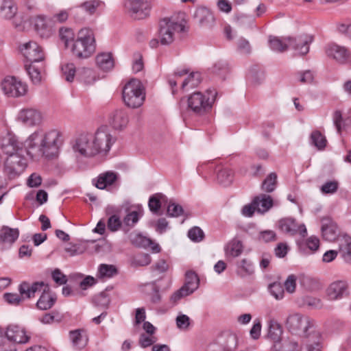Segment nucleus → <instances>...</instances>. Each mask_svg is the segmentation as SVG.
Returning a JSON list of instances; mask_svg holds the SVG:
<instances>
[{
	"label": "nucleus",
	"mask_w": 351,
	"mask_h": 351,
	"mask_svg": "<svg viewBox=\"0 0 351 351\" xmlns=\"http://www.w3.org/2000/svg\"><path fill=\"white\" fill-rule=\"evenodd\" d=\"M64 142L62 133L56 129L47 131L38 130L22 143L16 136L7 134L1 139V147L7 156L3 163V173L8 179L19 177L27 167L25 154L33 160L43 157L53 158L58 156Z\"/></svg>",
	"instance_id": "f257e3e1"
},
{
	"label": "nucleus",
	"mask_w": 351,
	"mask_h": 351,
	"mask_svg": "<svg viewBox=\"0 0 351 351\" xmlns=\"http://www.w3.org/2000/svg\"><path fill=\"white\" fill-rule=\"evenodd\" d=\"M112 136L104 128L99 129L94 135L82 133L75 139L73 151L84 157H93L101 152H108L112 144Z\"/></svg>",
	"instance_id": "f03ea898"
},
{
	"label": "nucleus",
	"mask_w": 351,
	"mask_h": 351,
	"mask_svg": "<svg viewBox=\"0 0 351 351\" xmlns=\"http://www.w3.org/2000/svg\"><path fill=\"white\" fill-rule=\"evenodd\" d=\"M48 290L49 287L43 282H36L32 285L27 282H23L19 288L20 293L23 296L25 295V298L34 297L36 292L43 291V293L36 304L37 307L41 310L51 308L56 300L54 296L47 292Z\"/></svg>",
	"instance_id": "7ed1b4c3"
},
{
	"label": "nucleus",
	"mask_w": 351,
	"mask_h": 351,
	"mask_svg": "<svg viewBox=\"0 0 351 351\" xmlns=\"http://www.w3.org/2000/svg\"><path fill=\"white\" fill-rule=\"evenodd\" d=\"M96 50L95 35L90 28H82L72 44L71 51L78 58H88Z\"/></svg>",
	"instance_id": "20e7f679"
},
{
	"label": "nucleus",
	"mask_w": 351,
	"mask_h": 351,
	"mask_svg": "<svg viewBox=\"0 0 351 351\" xmlns=\"http://www.w3.org/2000/svg\"><path fill=\"white\" fill-rule=\"evenodd\" d=\"M123 99L129 108L141 106L145 99V93L140 80L132 79L125 84L122 91Z\"/></svg>",
	"instance_id": "39448f33"
},
{
	"label": "nucleus",
	"mask_w": 351,
	"mask_h": 351,
	"mask_svg": "<svg viewBox=\"0 0 351 351\" xmlns=\"http://www.w3.org/2000/svg\"><path fill=\"white\" fill-rule=\"evenodd\" d=\"M286 327L292 334L302 337L317 329L313 320L300 313L290 315L287 318Z\"/></svg>",
	"instance_id": "423d86ee"
},
{
	"label": "nucleus",
	"mask_w": 351,
	"mask_h": 351,
	"mask_svg": "<svg viewBox=\"0 0 351 351\" xmlns=\"http://www.w3.org/2000/svg\"><path fill=\"white\" fill-rule=\"evenodd\" d=\"M217 93L209 90L206 95L201 92H195L187 99L188 109L196 114H203L210 110L215 100Z\"/></svg>",
	"instance_id": "0eeeda50"
},
{
	"label": "nucleus",
	"mask_w": 351,
	"mask_h": 351,
	"mask_svg": "<svg viewBox=\"0 0 351 351\" xmlns=\"http://www.w3.org/2000/svg\"><path fill=\"white\" fill-rule=\"evenodd\" d=\"M184 25L176 20L174 17L164 18L160 21V38L162 45H169L174 39L176 32H182Z\"/></svg>",
	"instance_id": "6e6552de"
},
{
	"label": "nucleus",
	"mask_w": 351,
	"mask_h": 351,
	"mask_svg": "<svg viewBox=\"0 0 351 351\" xmlns=\"http://www.w3.org/2000/svg\"><path fill=\"white\" fill-rule=\"evenodd\" d=\"M1 88L4 94L10 97L23 96L27 90L25 83L12 76L4 78L1 82Z\"/></svg>",
	"instance_id": "1a4fd4ad"
},
{
	"label": "nucleus",
	"mask_w": 351,
	"mask_h": 351,
	"mask_svg": "<svg viewBox=\"0 0 351 351\" xmlns=\"http://www.w3.org/2000/svg\"><path fill=\"white\" fill-rule=\"evenodd\" d=\"M279 229L285 234L294 236L300 234L305 237L307 230L304 224H299L294 218L285 217L280 219L278 222Z\"/></svg>",
	"instance_id": "9d476101"
},
{
	"label": "nucleus",
	"mask_w": 351,
	"mask_h": 351,
	"mask_svg": "<svg viewBox=\"0 0 351 351\" xmlns=\"http://www.w3.org/2000/svg\"><path fill=\"white\" fill-rule=\"evenodd\" d=\"M125 7L136 19H143L148 16L151 9L148 1L145 0H126Z\"/></svg>",
	"instance_id": "9b49d317"
},
{
	"label": "nucleus",
	"mask_w": 351,
	"mask_h": 351,
	"mask_svg": "<svg viewBox=\"0 0 351 351\" xmlns=\"http://www.w3.org/2000/svg\"><path fill=\"white\" fill-rule=\"evenodd\" d=\"M21 52L30 63L43 62L45 54L43 49L36 42L30 41L25 43L21 49Z\"/></svg>",
	"instance_id": "f8f14e48"
},
{
	"label": "nucleus",
	"mask_w": 351,
	"mask_h": 351,
	"mask_svg": "<svg viewBox=\"0 0 351 351\" xmlns=\"http://www.w3.org/2000/svg\"><path fill=\"white\" fill-rule=\"evenodd\" d=\"M289 47L293 49L298 54L304 56L309 51V45L313 40V36L309 34L301 35L297 38L286 37Z\"/></svg>",
	"instance_id": "ddd939ff"
},
{
	"label": "nucleus",
	"mask_w": 351,
	"mask_h": 351,
	"mask_svg": "<svg viewBox=\"0 0 351 351\" xmlns=\"http://www.w3.org/2000/svg\"><path fill=\"white\" fill-rule=\"evenodd\" d=\"M326 296L329 300H339L349 295L348 284L345 280L332 282L326 289Z\"/></svg>",
	"instance_id": "4468645a"
},
{
	"label": "nucleus",
	"mask_w": 351,
	"mask_h": 351,
	"mask_svg": "<svg viewBox=\"0 0 351 351\" xmlns=\"http://www.w3.org/2000/svg\"><path fill=\"white\" fill-rule=\"evenodd\" d=\"M4 335H5V344H10V341L16 343H25L28 342L30 338L23 327L14 324L9 325Z\"/></svg>",
	"instance_id": "2eb2a0df"
},
{
	"label": "nucleus",
	"mask_w": 351,
	"mask_h": 351,
	"mask_svg": "<svg viewBox=\"0 0 351 351\" xmlns=\"http://www.w3.org/2000/svg\"><path fill=\"white\" fill-rule=\"evenodd\" d=\"M18 119L27 126H34L41 123L42 115L40 112L35 108H26L20 110Z\"/></svg>",
	"instance_id": "dca6fc26"
},
{
	"label": "nucleus",
	"mask_w": 351,
	"mask_h": 351,
	"mask_svg": "<svg viewBox=\"0 0 351 351\" xmlns=\"http://www.w3.org/2000/svg\"><path fill=\"white\" fill-rule=\"evenodd\" d=\"M118 174L112 171L100 173L96 178L93 179L92 182L95 187L104 190L113 186L118 180Z\"/></svg>",
	"instance_id": "f3484780"
},
{
	"label": "nucleus",
	"mask_w": 351,
	"mask_h": 351,
	"mask_svg": "<svg viewBox=\"0 0 351 351\" xmlns=\"http://www.w3.org/2000/svg\"><path fill=\"white\" fill-rule=\"evenodd\" d=\"M51 20L43 15H38L32 19L36 32L43 38H48L52 34Z\"/></svg>",
	"instance_id": "a211bd4d"
},
{
	"label": "nucleus",
	"mask_w": 351,
	"mask_h": 351,
	"mask_svg": "<svg viewBox=\"0 0 351 351\" xmlns=\"http://www.w3.org/2000/svg\"><path fill=\"white\" fill-rule=\"evenodd\" d=\"M322 232L324 239L328 241H335L339 234L337 225L330 218L322 219Z\"/></svg>",
	"instance_id": "6ab92c4d"
},
{
	"label": "nucleus",
	"mask_w": 351,
	"mask_h": 351,
	"mask_svg": "<svg viewBox=\"0 0 351 351\" xmlns=\"http://www.w3.org/2000/svg\"><path fill=\"white\" fill-rule=\"evenodd\" d=\"M193 17L202 27H210L215 22V18L211 11L204 7L197 8L194 12Z\"/></svg>",
	"instance_id": "aec40b11"
},
{
	"label": "nucleus",
	"mask_w": 351,
	"mask_h": 351,
	"mask_svg": "<svg viewBox=\"0 0 351 351\" xmlns=\"http://www.w3.org/2000/svg\"><path fill=\"white\" fill-rule=\"evenodd\" d=\"M326 53L328 56L334 58L340 63L346 62L349 56L347 49L336 44L328 45Z\"/></svg>",
	"instance_id": "412c9836"
},
{
	"label": "nucleus",
	"mask_w": 351,
	"mask_h": 351,
	"mask_svg": "<svg viewBox=\"0 0 351 351\" xmlns=\"http://www.w3.org/2000/svg\"><path fill=\"white\" fill-rule=\"evenodd\" d=\"M304 338L307 340L302 351H321L322 337L320 332L317 329H315L314 332H311Z\"/></svg>",
	"instance_id": "4be33fe9"
},
{
	"label": "nucleus",
	"mask_w": 351,
	"mask_h": 351,
	"mask_svg": "<svg viewBox=\"0 0 351 351\" xmlns=\"http://www.w3.org/2000/svg\"><path fill=\"white\" fill-rule=\"evenodd\" d=\"M69 337L73 347L76 350H82L88 343V337L82 330H75L69 332Z\"/></svg>",
	"instance_id": "5701e85b"
},
{
	"label": "nucleus",
	"mask_w": 351,
	"mask_h": 351,
	"mask_svg": "<svg viewBox=\"0 0 351 351\" xmlns=\"http://www.w3.org/2000/svg\"><path fill=\"white\" fill-rule=\"evenodd\" d=\"M237 343V336L234 333L228 332L223 335L218 342L215 343H218L221 346V351H233L236 349Z\"/></svg>",
	"instance_id": "b1692460"
},
{
	"label": "nucleus",
	"mask_w": 351,
	"mask_h": 351,
	"mask_svg": "<svg viewBox=\"0 0 351 351\" xmlns=\"http://www.w3.org/2000/svg\"><path fill=\"white\" fill-rule=\"evenodd\" d=\"M17 7L13 0H0V16L11 19L16 14Z\"/></svg>",
	"instance_id": "393cba45"
},
{
	"label": "nucleus",
	"mask_w": 351,
	"mask_h": 351,
	"mask_svg": "<svg viewBox=\"0 0 351 351\" xmlns=\"http://www.w3.org/2000/svg\"><path fill=\"white\" fill-rule=\"evenodd\" d=\"M339 252L345 262L351 264V237L345 235L339 239Z\"/></svg>",
	"instance_id": "a878e982"
},
{
	"label": "nucleus",
	"mask_w": 351,
	"mask_h": 351,
	"mask_svg": "<svg viewBox=\"0 0 351 351\" xmlns=\"http://www.w3.org/2000/svg\"><path fill=\"white\" fill-rule=\"evenodd\" d=\"M110 121L114 129L121 130L127 125L128 117L124 110H117L110 116Z\"/></svg>",
	"instance_id": "bb28decb"
},
{
	"label": "nucleus",
	"mask_w": 351,
	"mask_h": 351,
	"mask_svg": "<svg viewBox=\"0 0 351 351\" xmlns=\"http://www.w3.org/2000/svg\"><path fill=\"white\" fill-rule=\"evenodd\" d=\"M282 334L281 326L276 320L271 319L268 323L267 338L272 341L274 344L280 343Z\"/></svg>",
	"instance_id": "cd10ccee"
},
{
	"label": "nucleus",
	"mask_w": 351,
	"mask_h": 351,
	"mask_svg": "<svg viewBox=\"0 0 351 351\" xmlns=\"http://www.w3.org/2000/svg\"><path fill=\"white\" fill-rule=\"evenodd\" d=\"M26 69L34 84H39L41 82L42 73L44 71V62L30 63L29 66L26 65Z\"/></svg>",
	"instance_id": "c85d7f7f"
},
{
	"label": "nucleus",
	"mask_w": 351,
	"mask_h": 351,
	"mask_svg": "<svg viewBox=\"0 0 351 351\" xmlns=\"http://www.w3.org/2000/svg\"><path fill=\"white\" fill-rule=\"evenodd\" d=\"M97 66L104 71H110L114 65V59L111 53H101L96 57Z\"/></svg>",
	"instance_id": "c756f323"
},
{
	"label": "nucleus",
	"mask_w": 351,
	"mask_h": 351,
	"mask_svg": "<svg viewBox=\"0 0 351 351\" xmlns=\"http://www.w3.org/2000/svg\"><path fill=\"white\" fill-rule=\"evenodd\" d=\"M254 204L256 206L258 213H264L272 207L273 199L268 195L261 194L254 199Z\"/></svg>",
	"instance_id": "7c9ffc66"
},
{
	"label": "nucleus",
	"mask_w": 351,
	"mask_h": 351,
	"mask_svg": "<svg viewBox=\"0 0 351 351\" xmlns=\"http://www.w3.org/2000/svg\"><path fill=\"white\" fill-rule=\"evenodd\" d=\"M19 236V230L18 228H11L8 226H3L0 230V241L14 243Z\"/></svg>",
	"instance_id": "2f4dec72"
},
{
	"label": "nucleus",
	"mask_w": 351,
	"mask_h": 351,
	"mask_svg": "<svg viewBox=\"0 0 351 351\" xmlns=\"http://www.w3.org/2000/svg\"><path fill=\"white\" fill-rule=\"evenodd\" d=\"M132 243L138 247L150 246L151 250L154 253H158L161 250V248L158 243L153 242L149 239H147L141 234H136L134 237L132 239Z\"/></svg>",
	"instance_id": "473e14b6"
},
{
	"label": "nucleus",
	"mask_w": 351,
	"mask_h": 351,
	"mask_svg": "<svg viewBox=\"0 0 351 351\" xmlns=\"http://www.w3.org/2000/svg\"><path fill=\"white\" fill-rule=\"evenodd\" d=\"M199 282L197 275L194 271H189L186 273L185 283L182 287L191 294L198 288Z\"/></svg>",
	"instance_id": "72a5a7b5"
},
{
	"label": "nucleus",
	"mask_w": 351,
	"mask_h": 351,
	"mask_svg": "<svg viewBox=\"0 0 351 351\" xmlns=\"http://www.w3.org/2000/svg\"><path fill=\"white\" fill-rule=\"evenodd\" d=\"M268 43L270 49L278 53H282L289 48V43L286 38L280 39L276 36H269Z\"/></svg>",
	"instance_id": "f704fd0d"
},
{
	"label": "nucleus",
	"mask_w": 351,
	"mask_h": 351,
	"mask_svg": "<svg viewBox=\"0 0 351 351\" xmlns=\"http://www.w3.org/2000/svg\"><path fill=\"white\" fill-rule=\"evenodd\" d=\"M254 267L250 261L243 258L237 263V274L240 277L244 278L254 274Z\"/></svg>",
	"instance_id": "c9c22d12"
},
{
	"label": "nucleus",
	"mask_w": 351,
	"mask_h": 351,
	"mask_svg": "<svg viewBox=\"0 0 351 351\" xmlns=\"http://www.w3.org/2000/svg\"><path fill=\"white\" fill-rule=\"evenodd\" d=\"M143 210L141 206L138 205L136 210L130 212L123 218V223L129 228H132L138 221L139 218L143 215Z\"/></svg>",
	"instance_id": "e433bc0d"
},
{
	"label": "nucleus",
	"mask_w": 351,
	"mask_h": 351,
	"mask_svg": "<svg viewBox=\"0 0 351 351\" xmlns=\"http://www.w3.org/2000/svg\"><path fill=\"white\" fill-rule=\"evenodd\" d=\"M271 351H301V348L296 341L286 339L280 343L274 344Z\"/></svg>",
	"instance_id": "4c0bfd02"
},
{
	"label": "nucleus",
	"mask_w": 351,
	"mask_h": 351,
	"mask_svg": "<svg viewBox=\"0 0 351 351\" xmlns=\"http://www.w3.org/2000/svg\"><path fill=\"white\" fill-rule=\"evenodd\" d=\"M243 248L241 241L234 239L225 247V253L226 256L237 257L242 253Z\"/></svg>",
	"instance_id": "58836bf2"
},
{
	"label": "nucleus",
	"mask_w": 351,
	"mask_h": 351,
	"mask_svg": "<svg viewBox=\"0 0 351 351\" xmlns=\"http://www.w3.org/2000/svg\"><path fill=\"white\" fill-rule=\"evenodd\" d=\"M217 178L220 184L228 186L233 182L234 173L228 168H223L217 172Z\"/></svg>",
	"instance_id": "ea45409f"
},
{
	"label": "nucleus",
	"mask_w": 351,
	"mask_h": 351,
	"mask_svg": "<svg viewBox=\"0 0 351 351\" xmlns=\"http://www.w3.org/2000/svg\"><path fill=\"white\" fill-rule=\"evenodd\" d=\"M201 74L198 72H192L188 77L183 81L182 84V88L190 89L197 87L201 82Z\"/></svg>",
	"instance_id": "a19ab883"
},
{
	"label": "nucleus",
	"mask_w": 351,
	"mask_h": 351,
	"mask_svg": "<svg viewBox=\"0 0 351 351\" xmlns=\"http://www.w3.org/2000/svg\"><path fill=\"white\" fill-rule=\"evenodd\" d=\"M301 305L310 309H321L324 306V303L319 298L306 295L302 298Z\"/></svg>",
	"instance_id": "79ce46f5"
},
{
	"label": "nucleus",
	"mask_w": 351,
	"mask_h": 351,
	"mask_svg": "<svg viewBox=\"0 0 351 351\" xmlns=\"http://www.w3.org/2000/svg\"><path fill=\"white\" fill-rule=\"evenodd\" d=\"M77 79L85 84H92L95 80L94 71L90 69L82 68L77 71Z\"/></svg>",
	"instance_id": "37998d69"
},
{
	"label": "nucleus",
	"mask_w": 351,
	"mask_h": 351,
	"mask_svg": "<svg viewBox=\"0 0 351 351\" xmlns=\"http://www.w3.org/2000/svg\"><path fill=\"white\" fill-rule=\"evenodd\" d=\"M310 140L311 143L319 150L324 149L326 146V137L318 130L313 131L311 133Z\"/></svg>",
	"instance_id": "c03bdc74"
},
{
	"label": "nucleus",
	"mask_w": 351,
	"mask_h": 351,
	"mask_svg": "<svg viewBox=\"0 0 351 351\" xmlns=\"http://www.w3.org/2000/svg\"><path fill=\"white\" fill-rule=\"evenodd\" d=\"M60 37L61 40L64 43L65 47L68 48L69 45L72 47V44L75 42V34L70 28H60Z\"/></svg>",
	"instance_id": "a18cd8bd"
},
{
	"label": "nucleus",
	"mask_w": 351,
	"mask_h": 351,
	"mask_svg": "<svg viewBox=\"0 0 351 351\" xmlns=\"http://www.w3.org/2000/svg\"><path fill=\"white\" fill-rule=\"evenodd\" d=\"M103 5V3L99 0L86 1L80 4V8L84 10L88 14H93L97 10Z\"/></svg>",
	"instance_id": "49530a36"
},
{
	"label": "nucleus",
	"mask_w": 351,
	"mask_h": 351,
	"mask_svg": "<svg viewBox=\"0 0 351 351\" xmlns=\"http://www.w3.org/2000/svg\"><path fill=\"white\" fill-rule=\"evenodd\" d=\"M277 183V175L276 173H269L262 183V189L267 193H271L276 189Z\"/></svg>",
	"instance_id": "de8ad7c7"
},
{
	"label": "nucleus",
	"mask_w": 351,
	"mask_h": 351,
	"mask_svg": "<svg viewBox=\"0 0 351 351\" xmlns=\"http://www.w3.org/2000/svg\"><path fill=\"white\" fill-rule=\"evenodd\" d=\"M117 273V269L114 265L101 264L99 267L97 276L100 278H111Z\"/></svg>",
	"instance_id": "09e8293b"
},
{
	"label": "nucleus",
	"mask_w": 351,
	"mask_h": 351,
	"mask_svg": "<svg viewBox=\"0 0 351 351\" xmlns=\"http://www.w3.org/2000/svg\"><path fill=\"white\" fill-rule=\"evenodd\" d=\"M62 76L66 81L71 82L73 81L76 69L73 63H66L62 66Z\"/></svg>",
	"instance_id": "8fccbe9b"
},
{
	"label": "nucleus",
	"mask_w": 351,
	"mask_h": 351,
	"mask_svg": "<svg viewBox=\"0 0 351 351\" xmlns=\"http://www.w3.org/2000/svg\"><path fill=\"white\" fill-rule=\"evenodd\" d=\"M268 289L271 295H273L276 300H281L284 297V289L280 282H275L270 284L268 287Z\"/></svg>",
	"instance_id": "3c124183"
},
{
	"label": "nucleus",
	"mask_w": 351,
	"mask_h": 351,
	"mask_svg": "<svg viewBox=\"0 0 351 351\" xmlns=\"http://www.w3.org/2000/svg\"><path fill=\"white\" fill-rule=\"evenodd\" d=\"M157 338L152 335H147L145 333H142L139 336L138 339V345L142 348H146L151 346H154L156 342Z\"/></svg>",
	"instance_id": "603ef678"
},
{
	"label": "nucleus",
	"mask_w": 351,
	"mask_h": 351,
	"mask_svg": "<svg viewBox=\"0 0 351 351\" xmlns=\"http://www.w3.org/2000/svg\"><path fill=\"white\" fill-rule=\"evenodd\" d=\"M305 247L311 252H314L317 251L319 247V240L315 237H310L306 240L303 245H300V249L305 251Z\"/></svg>",
	"instance_id": "864d4df0"
},
{
	"label": "nucleus",
	"mask_w": 351,
	"mask_h": 351,
	"mask_svg": "<svg viewBox=\"0 0 351 351\" xmlns=\"http://www.w3.org/2000/svg\"><path fill=\"white\" fill-rule=\"evenodd\" d=\"M93 302L97 306H101L106 308L110 302V299L108 294L106 292L103 291L95 296Z\"/></svg>",
	"instance_id": "5fc2aeb1"
},
{
	"label": "nucleus",
	"mask_w": 351,
	"mask_h": 351,
	"mask_svg": "<svg viewBox=\"0 0 351 351\" xmlns=\"http://www.w3.org/2000/svg\"><path fill=\"white\" fill-rule=\"evenodd\" d=\"M212 72L224 78L228 72V64L223 61H217L212 67Z\"/></svg>",
	"instance_id": "6e6d98bb"
},
{
	"label": "nucleus",
	"mask_w": 351,
	"mask_h": 351,
	"mask_svg": "<svg viewBox=\"0 0 351 351\" xmlns=\"http://www.w3.org/2000/svg\"><path fill=\"white\" fill-rule=\"evenodd\" d=\"M164 197L162 194H156L149 197L148 206L152 212L156 213L159 210L161 206L160 199Z\"/></svg>",
	"instance_id": "4d7b16f0"
},
{
	"label": "nucleus",
	"mask_w": 351,
	"mask_h": 351,
	"mask_svg": "<svg viewBox=\"0 0 351 351\" xmlns=\"http://www.w3.org/2000/svg\"><path fill=\"white\" fill-rule=\"evenodd\" d=\"M151 269L152 272L154 275H158L165 273L169 269V265L166 261H165L164 259H160L158 261H157L154 265H153Z\"/></svg>",
	"instance_id": "13d9d810"
},
{
	"label": "nucleus",
	"mask_w": 351,
	"mask_h": 351,
	"mask_svg": "<svg viewBox=\"0 0 351 351\" xmlns=\"http://www.w3.org/2000/svg\"><path fill=\"white\" fill-rule=\"evenodd\" d=\"M339 187V183L336 180L328 181L324 183L321 187V191L324 194H333Z\"/></svg>",
	"instance_id": "bf43d9fd"
},
{
	"label": "nucleus",
	"mask_w": 351,
	"mask_h": 351,
	"mask_svg": "<svg viewBox=\"0 0 351 351\" xmlns=\"http://www.w3.org/2000/svg\"><path fill=\"white\" fill-rule=\"evenodd\" d=\"M121 224L120 217L116 215L110 216L107 222L108 228L112 232L117 231L121 228Z\"/></svg>",
	"instance_id": "052dcab7"
},
{
	"label": "nucleus",
	"mask_w": 351,
	"mask_h": 351,
	"mask_svg": "<svg viewBox=\"0 0 351 351\" xmlns=\"http://www.w3.org/2000/svg\"><path fill=\"white\" fill-rule=\"evenodd\" d=\"M177 327L182 330H186L190 326L191 319L184 314L178 315L176 319Z\"/></svg>",
	"instance_id": "680f3d73"
},
{
	"label": "nucleus",
	"mask_w": 351,
	"mask_h": 351,
	"mask_svg": "<svg viewBox=\"0 0 351 351\" xmlns=\"http://www.w3.org/2000/svg\"><path fill=\"white\" fill-rule=\"evenodd\" d=\"M184 213L183 208L176 203H169L167 207V215L169 217H178Z\"/></svg>",
	"instance_id": "e2e57ef3"
},
{
	"label": "nucleus",
	"mask_w": 351,
	"mask_h": 351,
	"mask_svg": "<svg viewBox=\"0 0 351 351\" xmlns=\"http://www.w3.org/2000/svg\"><path fill=\"white\" fill-rule=\"evenodd\" d=\"M188 237L193 241L199 242L203 239L204 234L201 228L195 226L189 230Z\"/></svg>",
	"instance_id": "0e129e2a"
},
{
	"label": "nucleus",
	"mask_w": 351,
	"mask_h": 351,
	"mask_svg": "<svg viewBox=\"0 0 351 351\" xmlns=\"http://www.w3.org/2000/svg\"><path fill=\"white\" fill-rule=\"evenodd\" d=\"M5 300L10 304L18 305L22 301V298H25V295H22L17 293H7L3 295Z\"/></svg>",
	"instance_id": "69168bd1"
},
{
	"label": "nucleus",
	"mask_w": 351,
	"mask_h": 351,
	"mask_svg": "<svg viewBox=\"0 0 351 351\" xmlns=\"http://www.w3.org/2000/svg\"><path fill=\"white\" fill-rule=\"evenodd\" d=\"M248 78L255 84H259L264 78V73L263 71L253 68L249 72Z\"/></svg>",
	"instance_id": "338daca9"
},
{
	"label": "nucleus",
	"mask_w": 351,
	"mask_h": 351,
	"mask_svg": "<svg viewBox=\"0 0 351 351\" xmlns=\"http://www.w3.org/2000/svg\"><path fill=\"white\" fill-rule=\"evenodd\" d=\"M151 261V257L148 254H141L134 258L133 264L136 266H146L150 264Z\"/></svg>",
	"instance_id": "774afa93"
}]
</instances>
